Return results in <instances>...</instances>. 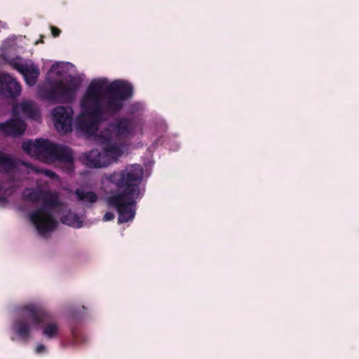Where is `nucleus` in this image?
Returning <instances> with one entry per match:
<instances>
[{"mask_svg": "<svg viewBox=\"0 0 359 359\" xmlns=\"http://www.w3.org/2000/svg\"><path fill=\"white\" fill-rule=\"evenodd\" d=\"M75 194L77 196L78 201H79L94 203L97 201V194L92 191H86L80 189H76Z\"/></svg>", "mask_w": 359, "mask_h": 359, "instance_id": "dca6fc26", "label": "nucleus"}, {"mask_svg": "<svg viewBox=\"0 0 359 359\" xmlns=\"http://www.w3.org/2000/svg\"><path fill=\"white\" fill-rule=\"evenodd\" d=\"M24 337H26L28 334L29 332V327L27 323L24 322Z\"/></svg>", "mask_w": 359, "mask_h": 359, "instance_id": "bb28decb", "label": "nucleus"}, {"mask_svg": "<svg viewBox=\"0 0 359 359\" xmlns=\"http://www.w3.org/2000/svg\"><path fill=\"white\" fill-rule=\"evenodd\" d=\"M73 109L70 106H57L53 111L56 129L65 134L72 130Z\"/></svg>", "mask_w": 359, "mask_h": 359, "instance_id": "9d476101", "label": "nucleus"}, {"mask_svg": "<svg viewBox=\"0 0 359 359\" xmlns=\"http://www.w3.org/2000/svg\"><path fill=\"white\" fill-rule=\"evenodd\" d=\"M130 134V123L126 118H117L97 136V140L104 146V152L98 149H92L79 157L80 162L90 168H100L108 166L111 163L109 156H120L122 154L121 147L124 140Z\"/></svg>", "mask_w": 359, "mask_h": 359, "instance_id": "f03ea898", "label": "nucleus"}, {"mask_svg": "<svg viewBox=\"0 0 359 359\" xmlns=\"http://www.w3.org/2000/svg\"><path fill=\"white\" fill-rule=\"evenodd\" d=\"M61 222L70 226L75 228H81L83 226V222L79 217L76 214L69 213L62 217Z\"/></svg>", "mask_w": 359, "mask_h": 359, "instance_id": "f3484780", "label": "nucleus"}, {"mask_svg": "<svg viewBox=\"0 0 359 359\" xmlns=\"http://www.w3.org/2000/svg\"><path fill=\"white\" fill-rule=\"evenodd\" d=\"M13 330L20 337L22 335V326L21 325L20 323L15 325L13 327Z\"/></svg>", "mask_w": 359, "mask_h": 359, "instance_id": "a878e982", "label": "nucleus"}, {"mask_svg": "<svg viewBox=\"0 0 359 359\" xmlns=\"http://www.w3.org/2000/svg\"><path fill=\"white\" fill-rule=\"evenodd\" d=\"M43 173L45 174V175L46 177H48L50 178H52V179H57V178H58V175L55 172H53V170H44Z\"/></svg>", "mask_w": 359, "mask_h": 359, "instance_id": "5701e85b", "label": "nucleus"}, {"mask_svg": "<svg viewBox=\"0 0 359 359\" xmlns=\"http://www.w3.org/2000/svg\"><path fill=\"white\" fill-rule=\"evenodd\" d=\"M23 165H24V166H25V167H28V166H29V164H28V163H26V162H25V161H24V163H23Z\"/></svg>", "mask_w": 359, "mask_h": 359, "instance_id": "cd10ccee", "label": "nucleus"}, {"mask_svg": "<svg viewBox=\"0 0 359 359\" xmlns=\"http://www.w3.org/2000/svg\"><path fill=\"white\" fill-rule=\"evenodd\" d=\"M143 174L142 167L133 164L126 166L123 170L106 176V180L114 184L120 191L118 194L107 198L108 206L117 211L118 222L120 224L130 222L135 216L136 200L142 198L140 185Z\"/></svg>", "mask_w": 359, "mask_h": 359, "instance_id": "f257e3e1", "label": "nucleus"}, {"mask_svg": "<svg viewBox=\"0 0 359 359\" xmlns=\"http://www.w3.org/2000/svg\"><path fill=\"white\" fill-rule=\"evenodd\" d=\"M25 130H26V124H25V123L24 122V128H23L24 133L25 132Z\"/></svg>", "mask_w": 359, "mask_h": 359, "instance_id": "c756f323", "label": "nucleus"}, {"mask_svg": "<svg viewBox=\"0 0 359 359\" xmlns=\"http://www.w3.org/2000/svg\"><path fill=\"white\" fill-rule=\"evenodd\" d=\"M104 83L101 80L90 82L81 100V107L95 108L96 111L105 109L104 95L102 99V91Z\"/></svg>", "mask_w": 359, "mask_h": 359, "instance_id": "1a4fd4ad", "label": "nucleus"}, {"mask_svg": "<svg viewBox=\"0 0 359 359\" xmlns=\"http://www.w3.org/2000/svg\"><path fill=\"white\" fill-rule=\"evenodd\" d=\"M54 155V163L62 164V169L65 172L69 174L74 170V152L71 148L57 144Z\"/></svg>", "mask_w": 359, "mask_h": 359, "instance_id": "9b49d317", "label": "nucleus"}, {"mask_svg": "<svg viewBox=\"0 0 359 359\" xmlns=\"http://www.w3.org/2000/svg\"><path fill=\"white\" fill-rule=\"evenodd\" d=\"M111 116L105 109L97 111L95 108L81 107V114L76 119L78 128L86 133L93 135L99 125Z\"/></svg>", "mask_w": 359, "mask_h": 359, "instance_id": "0eeeda50", "label": "nucleus"}, {"mask_svg": "<svg viewBox=\"0 0 359 359\" xmlns=\"http://www.w3.org/2000/svg\"><path fill=\"white\" fill-rule=\"evenodd\" d=\"M15 39L9 38L6 39L1 48L2 56L9 62L20 73L22 74V66L15 61L14 56L16 53Z\"/></svg>", "mask_w": 359, "mask_h": 359, "instance_id": "f8f14e48", "label": "nucleus"}, {"mask_svg": "<svg viewBox=\"0 0 359 359\" xmlns=\"http://www.w3.org/2000/svg\"><path fill=\"white\" fill-rule=\"evenodd\" d=\"M133 95V86L125 81L111 82L105 90V111L111 116L118 113L123 107V102Z\"/></svg>", "mask_w": 359, "mask_h": 359, "instance_id": "39448f33", "label": "nucleus"}, {"mask_svg": "<svg viewBox=\"0 0 359 359\" xmlns=\"http://www.w3.org/2000/svg\"><path fill=\"white\" fill-rule=\"evenodd\" d=\"M114 219V215L111 212H107L103 216V221L108 222Z\"/></svg>", "mask_w": 359, "mask_h": 359, "instance_id": "393cba45", "label": "nucleus"}, {"mask_svg": "<svg viewBox=\"0 0 359 359\" xmlns=\"http://www.w3.org/2000/svg\"><path fill=\"white\" fill-rule=\"evenodd\" d=\"M18 107L13 109L14 117L6 123L0 124V130L10 135H17L20 133L22 128V121L17 114Z\"/></svg>", "mask_w": 359, "mask_h": 359, "instance_id": "4468645a", "label": "nucleus"}, {"mask_svg": "<svg viewBox=\"0 0 359 359\" xmlns=\"http://www.w3.org/2000/svg\"><path fill=\"white\" fill-rule=\"evenodd\" d=\"M18 186L16 182L14 180H10L5 188V194L11 195L13 192V189Z\"/></svg>", "mask_w": 359, "mask_h": 359, "instance_id": "412c9836", "label": "nucleus"}, {"mask_svg": "<svg viewBox=\"0 0 359 359\" xmlns=\"http://www.w3.org/2000/svg\"><path fill=\"white\" fill-rule=\"evenodd\" d=\"M51 34L53 37H58L61 33V30L55 26H50Z\"/></svg>", "mask_w": 359, "mask_h": 359, "instance_id": "b1692460", "label": "nucleus"}, {"mask_svg": "<svg viewBox=\"0 0 359 359\" xmlns=\"http://www.w3.org/2000/svg\"><path fill=\"white\" fill-rule=\"evenodd\" d=\"M46 346L42 344H37V346H36V349H35V351L36 353L38 354H41V353H43L45 352H46Z\"/></svg>", "mask_w": 359, "mask_h": 359, "instance_id": "4be33fe9", "label": "nucleus"}, {"mask_svg": "<svg viewBox=\"0 0 359 359\" xmlns=\"http://www.w3.org/2000/svg\"><path fill=\"white\" fill-rule=\"evenodd\" d=\"M25 114H29V116L34 119L40 117L39 111L31 107V104L29 101L24 100V116Z\"/></svg>", "mask_w": 359, "mask_h": 359, "instance_id": "6ab92c4d", "label": "nucleus"}, {"mask_svg": "<svg viewBox=\"0 0 359 359\" xmlns=\"http://www.w3.org/2000/svg\"><path fill=\"white\" fill-rule=\"evenodd\" d=\"M20 92V86L8 74H0V93L6 96H14Z\"/></svg>", "mask_w": 359, "mask_h": 359, "instance_id": "ddd939ff", "label": "nucleus"}, {"mask_svg": "<svg viewBox=\"0 0 359 359\" xmlns=\"http://www.w3.org/2000/svg\"><path fill=\"white\" fill-rule=\"evenodd\" d=\"M55 67H57V65H53L50 69V70H53Z\"/></svg>", "mask_w": 359, "mask_h": 359, "instance_id": "c85d7f7f", "label": "nucleus"}, {"mask_svg": "<svg viewBox=\"0 0 359 359\" xmlns=\"http://www.w3.org/2000/svg\"><path fill=\"white\" fill-rule=\"evenodd\" d=\"M29 196L32 201H41L42 205L29 214V219L38 233L44 237L57 228L53 211L60 206V201L52 192L34 191Z\"/></svg>", "mask_w": 359, "mask_h": 359, "instance_id": "7ed1b4c3", "label": "nucleus"}, {"mask_svg": "<svg viewBox=\"0 0 359 359\" xmlns=\"http://www.w3.org/2000/svg\"><path fill=\"white\" fill-rule=\"evenodd\" d=\"M80 86V80L70 76L67 83L57 80L50 81L48 84L39 85L37 93L41 100L52 103H72L75 100Z\"/></svg>", "mask_w": 359, "mask_h": 359, "instance_id": "20e7f679", "label": "nucleus"}, {"mask_svg": "<svg viewBox=\"0 0 359 359\" xmlns=\"http://www.w3.org/2000/svg\"><path fill=\"white\" fill-rule=\"evenodd\" d=\"M14 165V161L7 155L0 152V167L4 169L11 168Z\"/></svg>", "mask_w": 359, "mask_h": 359, "instance_id": "aec40b11", "label": "nucleus"}, {"mask_svg": "<svg viewBox=\"0 0 359 359\" xmlns=\"http://www.w3.org/2000/svg\"><path fill=\"white\" fill-rule=\"evenodd\" d=\"M29 311L32 322L37 325L42 335L48 340L56 339L60 336V327L55 316L43 306H24V311Z\"/></svg>", "mask_w": 359, "mask_h": 359, "instance_id": "423d86ee", "label": "nucleus"}, {"mask_svg": "<svg viewBox=\"0 0 359 359\" xmlns=\"http://www.w3.org/2000/svg\"><path fill=\"white\" fill-rule=\"evenodd\" d=\"M56 144L45 139H37L34 142L32 140H24V152L32 155L41 161L52 163H54Z\"/></svg>", "mask_w": 359, "mask_h": 359, "instance_id": "6e6552de", "label": "nucleus"}, {"mask_svg": "<svg viewBox=\"0 0 359 359\" xmlns=\"http://www.w3.org/2000/svg\"><path fill=\"white\" fill-rule=\"evenodd\" d=\"M71 333L72 339L69 342V345L76 346L86 341V337L75 328L71 330Z\"/></svg>", "mask_w": 359, "mask_h": 359, "instance_id": "a211bd4d", "label": "nucleus"}, {"mask_svg": "<svg viewBox=\"0 0 359 359\" xmlns=\"http://www.w3.org/2000/svg\"><path fill=\"white\" fill-rule=\"evenodd\" d=\"M39 74V69L31 60L24 61V79L28 86H34Z\"/></svg>", "mask_w": 359, "mask_h": 359, "instance_id": "2eb2a0df", "label": "nucleus"}]
</instances>
